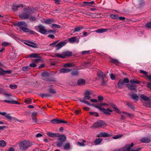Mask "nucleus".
<instances>
[{
  "mask_svg": "<svg viewBox=\"0 0 151 151\" xmlns=\"http://www.w3.org/2000/svg\"><path fill=\"white\" fill-rule=\"evenodd\" d=\"M83 29H84V27L81 26L76 27H75L74 29L73 30V33H74L76 32H78Z\"/></svg>",
  "mask_w": 151,
  "mask_h": 151,
  "instance_id": "obj_28",
  "label": "nucleus"
},
{
  "mask_svg": "<svg viewBox=\"0 0 151 151\" xmlns=\"http://www.w3.org/2000/svg\"><path fill=\"white\" fill-rule=\"evenodd\" d=\"M126 105L128 106L129 108L132 109H134V106L130 102H127L126 104Z\"/></svg>",
  "mask_w": 151,
  "mask_h": 151,
  "instance_id": "obj_43",
  "label": "nucleus"
},
{
  "mask_svg": "<svg viewBox=\"0 0 151 151\" xmlns=\"http://www.w3.org/2000/svg\"><path fill=\"white\" fill-rule=\"evenodd\" d=\"M68 41L69 42L72 43L75 42L77 43H78L79 42V39H77L76 37H74L70 38L68 40Z\"/></svg>",
  "mask_w": 151,
  "mask_h": 151,
  "instance_id": "obj_16",
  "label": "nucleus"
},
{
  "mask_svg": "<svg viewBox=\"0 0 151 151\" xmlns=\"http://www.w3.org/2000/svg\"><path fill=\"white\" fill-rule=\"evenodd\" d=\"M115 151H126V149L125 147H124L119 149L116 150Z\"/></svg>",
  "mask_w": 151,
  "mask_h": 151,
  "instance_id": "obj_53",
  "label": "nucleus"
},
{
  "mask_svg": "<svg viewBox=\"0 0 151 151\" xmlns=\"http://www.w3.org/2000/svg\"><path fill=\"white\" fill-rule=\"evenodd\" d=\"M45 22L47 24H50L53 22V20L52 19H49L46 20Z\"/></svg>",
  "mask_w": 151,
  "mask_h": 151,
  "instance_id": "obj_41",
  "label": "nucleus"
},
{
  "mask_svg": "<svg viewBox=\"0 0 151 151\" xmlns=\"http://www.w3.org/2000/svg\"><path fill=\"white\" fill-rule=\"evenodd\" d=\"M4 75L6 74V73L7 74H11L12 72V71L11 70H4Z\"/></svg>",
  "mask_w": 151,
  "mask_h": 151,
  "instance_id": "obj_63",
  "label": "nucleus"
},
{
  "mask_svg": "<svg viewBox=\"0 0 151 151\" xmlns=\"http://www.w3.org/2000/svg\"><path fill=\"white\" fill-rule=\"evenodd\" d=\"M5 117L10 120H11L13 118V117L11 116L9 114L6 115L5 116Z\"/></svg>",
  "mask_w": 151,
  "mask_h": 151,
  "instance_id": "obj_57",
  "label": "nucleus"
},
{
  "mask_svg": "<svg viewBox=\"0 0 151 151\" xmlns=\"http://www.w3.org/2000/svg\"><path fill=\"white\" fill-rule=\"evenodd\" d=\"M36 29L38 30V31L41 33L43 34H46L47 31L45 30V27L42 25L35 26Z\"/></svg>",
  "mask_w": 151,
  "mask_h": 151,
  "instance_id": "obj_8",
  "label": "nucleus"
},
{
  "mask_svg": "<svg viewBox=\"0 0 151 151\" xmlns=\"http://www.w3.org/2000/svg\"><path fill=\"white\" fill-rule=\"evenodd\" d=\"M66 44V42L65 41H61L60 42L58 43L55 46H53V47H56V50H58Z\"/></svg>",
  "mask_w": 151,
  "mask_h": 151,
  "instance_id": "obj_10",
  "label": "nucleus"
},
{
  "mask_svg": "<svg viewBox=\"0 0 151 151\" xmlns=\"http://www.w3.org/2000/svg\"><path fill=\"white\" fill-rule=\"evenodd\" d=\"M24 102L27 104H31L32 103V99L29 98L25 99Z\"/></svg>",
  "mask_w": 151,
  "mask_h": 151,
  "instance_id": "obj_40",
  "label": "nucleus"
},
{
  "mask_svg": "<svg viewBox=\"0 0 151 151\" xmlns=\"http://www.w3.org/2000/svg\"><path fill=\"white\" fill-rule=\"evenodd\" d=\"M52 27H55L56 28H60V26L58 24H53L52 25Z\"/></svg>",
  "mask_w": 151,
  "mask_h": 151,
  "instance_id": "obj_58",
  "label": "nucleus"
},
{
  "mask_svg": "<svg viewBox=\"0 0 151 151\" xmlns=\"http://www.w3.org/2000/svg\"><path fill=\"white\" fill-rule=\"evenodd\" d=\"M100 110L101 112H103L104 114L106 115H110L111 114L110 113L112 112V111L109 108H107L106 110L104 108L101 107Z\"/></svg>",
  "mask_w": 151,
  "mask_h": 151,
  "instance_id": "obj_9",
  "label": "nucleus"
},
{
  "mask_svg": "<svg viewBox=\"0 0 151 151\" xmlns=\"http://www.w3.org/2000/svg\"><path fill=\"white\" fill-rule=\"evenodd\" d=\"M111 18L113 19H118V16L116 14H111L110 15Z\"/></svg>",
  "mask_w": 151,
  "mask_h": 151,
  "instance_id": "obj_48",
  "label": "nucleus"
},
{
  "mask_svg": "<svg viewBox=\"0 0 151 151\" xmlns=\"http://www.w3.org/2000/svg\"><path fill=\"white\" fill-rule=\"evenodd\" d=\"M63 142L61 141H57L56 142V145L59 147H61L62 146Z\"/></svg>",
  "mask_w": 151,
  "mask_h": 151,
  "instance_id": "obj_47",
  "label": "nucleus"
},
{
  "mask_svg": "<svg viewBox=\"0 0 151 151\" xmlns=\"http://www.w3.org/2000/svg\"><path fill=\"white\" fill-rule=\"evenodd\" d=\"M18 8L17 5L16 6H13L12 8V9L15 12L17 10Z\"/></svg>",
  "mask_w": 151,
  "mask_h": 151,
  "instance_id": "obj_60",
  "label": "nucleus"
},
{
  "mask_svg": "<svg viewBox=\"0 0 151 151\" xmlns=\"http://www.w3.org/2000/svg\"><path fill=\"white\" fill-rule=\"evenodd\" d=\"M97 75L99 78L101 80V85L105 86L108 80L106 74L103 72L100 71L98 72Z\"/></svg>",
  "mask_w": 151,
  "mask_h": 151,
  "instance_id": "obj_4",
  "label": "nucleus"
},
{
  "mask_svg": "<svg viewBox=\"0 0 151 151\" xmlns=\"http://www.w3.org/2000/svg\"><path fill=\"white\" fill-rule=\"evenodd\" d=\"M124 84V83L123 82L122 80L120 79L119 80V82L118 84V87L119 88H122Z\"/></svg>",
  "mask_w": 151,
  "mask_h": 151,
  "instance_id": "obj_33",
  "label": "nucleus"
},
{
  "mask_svg": "<svg viewBox=\"0 0 151 151\" xmlns=\"http://www.w3.org/2000/svg\"><path fill=\"white\" fill-rule=\"evenodd\" d=\"M55 55L56 57L64 58V57L63 56L62 53L61 55L58 53H56Z\"/></svg>",
  "mask_w": 151,
  "mask_h": 151,
  "instance_id": "obj_49",
  "label": "nucleus"
},
{
  "mask_svg": "<svg viewBox=\"0 0 151 151\" xmlns=\"http://www.w3.org/2000/svg\"><path fill=\"white\" fill-rule=\"evenodd\" d=\"M149 102H147L146 101L144 102V106L147 107H151V99H150L149 100Z\"/></svg>",
  "mask_w": 151,
  "mask_h": 151,
  "instance_id": "obj_31",
  "label": "nucleus"
},
{
  "mask_svg": "<svg viewBox=\"0 0 151 151\" xmlns=\"http://www.w3.org/2000/svg\"><path fill=\"white\" fill-rule=\"evenodd\" d=\"M6 145L5 142L3 140H0V147H3Z\"/></svg>",
  "mask_w": 151,
  "mask_h": 151,
  "instance_id": "obj_34",
  "label": "nucleus"
},
{
  "mask_svg": "<svg viewBox=\"0 0 151 151\" xmlns=\"http://www.w3.org/2000/svg\"><path fill=\"white\" fill-rule=\"evenodd\" d=\"M71 74L73 76H77L79 74L78 72L76 70H73L71 72Z\"/></svg>",
  "mask_w": 151,
  "mask_h": 151,
  "instance_id": "obj_37",
  "label": "nucleus"
},
{
  "mask_svg": "<svg viewBox=\"0 0 151 151\" xmlns=\"http://www.w3.org/2000/svg\"><path fill=\"white\" fill-rule=\"evenodd\" d=\"M123 135L122 134H119L115 135L112 137V138L114 139H116L121 138L123 136Z\"/></svg>",
  "mask_w": 151,
  "mask_h": 151,
  "instance_id": "obj_45",
  "label": "nucleus"
},
{
  "mask_svg": "<svg viewBox=\"0 0 151 151\" xmlns=\"http://www.w3.org/2000/svg\"><path fill=\"white\" fill-rule=\"evenodd\" d=\"M94 3V2L93 1H92L91 2H87V1H85L83 2V4H83V5L84 6H91V4H93Z\"/></svg>",
  "mask_w": 151,
  "mask_h": 151,
  "instance_id": "obj_27",
  "label": "nucleus"
},
{
  "mask_svg": "<svg viewBox=\"0 0 151 151\" xmlns=\"http://www.w3.org/2000/svg\"><path fill=\"white\" fill-rule=\"evenodd\" d=\"M32 145V142L30 141L24 140L19 143V147L21 151H24Z\"/></svg>",
  "mask_w": 151,
  "mask_h": 151,
  "instance_id": "obj_1",
  "label": "nucleus"
},
{
  "mask_svg": "<svg viewBox=\"0 0 151 151\" xmlns=\"http://www.w3.org/2000/svg\"><path fill=\"white\" fill-rule=\"evenodd\" d=\"M91 94V91H86L84 94V97L83 99L88 100L91 98L90 95Z\"/></svg>",
  "mask_w": 151,
  "mask_h": 151,
  "instance_id": "obj_11",
  "label": "nucleus"
},
{
  "mask_svg": "<svg viewBox=\"0 0 151 151\" xmlns=\"http://www.w3.org/2000/svg\"><path fill=\"white\" fill-rule=\"evenodd\" d=\"M15 26L19 27L20 29L25 32H30L31 34H33L34 32L33 31H31L30 30L27 28V25L26 23L24 22H19L16 24L14 25Z\"/></svg>",
  "mask_w": 151,
  "mask_h": 151,
  "instance_id": "obj_2",
  "label": "nucleus"
},
{
  "mask_svg": "<svg viewBox=\"0 0 151 151\" xmlns=\"http://www.w3.org/2000/svg\"><path fill=\"white\" fill-rule=\"evenodd\" d=\"M140 141L142 143H148L150 142V139L149 138H142Z\"/></svg>",
  "mask_w": 151,
  "mask_h": 151,
  "instance_id": "obj_21",
  "label": "nucleus"
},
{
  "mask_svg": "<svg viewBox=\"0 0 151 151\" xmlns=\"http://www.w3.org/2000/svg\"><path fill=\"white\" fill-rule=\"evenodd\" d=\"M102 140V139L98 138L94 141V143L96 145H99L100 144Z\"/></svg>",
  "mask_w": 151,
  "mask_h": 151,
  "instance_id": "obj_30",
  "label": "nucleus"
},
{
  "mask_svg": "<svg viewBox=\"0 0 151 151\" xmlns=\"http://www.w3.org/2000/svg\"><path fill=\"white\" fill-rule=\"evenodd\" d=\"M5 95V96L9 100H4L3 101L7 103H10L12 104H20L18 102L14 101L13 99H14V98H16V97L14 96H13L11 97L12 95L11 93H5L4 94Z\"/></svg>",
  "mask_w": 151,
  "mask_h": 151,
  "instance_id": "obj_5",
  "label": "nucleus"
},
{
  "mask_svg": "<svg viewBox=\"0 0 151 151\" xmlns=\"http://www.w3.org/2000/svg\"><path fill=\"white\" fill-rule=\"evenodd\" d=\"M37 114L38 112H34L32 113V119L33 121L35 123H36L37 122V119L36 117L37 116Z\"/></svg>",
  "mask_w": 151,
  "mask_h": 151,
  "instance_id": "obj_14",
  "label": "nucleus"
},
{
  "mask_svg": "<svg viewBox=\"0 0 151 151\" xmlns=\"http://www.w3.org/2000/svg\"><path fill=\"white\" fill-rule=\"evenodd\" d=\"M71 71V69L67 68H64L61 69L60 70V72L61 73H69Z\"/></svg>",
  "mask_w": 151,
  "mask_h": 151,
  "instance_id": "obj_19",
  "label": "nucleus"
},
{
  "mask_svg": "<svg viewBox=\"0 0 151 151\" xmlns=\"http://www.w3.org/2000/svg\"><path fill=\"white\" fill-rule=\"evenodd\" d=\"M145 27L148 28H151V22L146 24Z\"/></svg>",
  "mask_w": 151,
  "mask_h": 151,
  "instance_id": "obj_55",
  "label": "nucleus"
},
{
  "mask_svg": "<svg viewBox=\"0 0 151 151\" xmlns=\"http://www.w3.org/2000/svg\"><path fill=\"white\" fill-rule=\"evenodd\" d=\"M33 12L31 9H24L22 11V13L19 15V17L22 19H26L29 17V16L31 13H33Z\"/></svg>",
  "mask_w": 151,
  "mask_h": 151,
  "instance_id": "obj_3",
  "label": "nucleus"
},
{
  "mask_svg": "<svg viewBox=\"0 0 151 151\" xmlns=\"http://www.w3.org/2000/svg\"><path fill=\"white\" fill-rule=\"evenodd\" d=\"M47 134L48 136L51 137H57L59 135L58 133H53L49 132L47 133Z\"/></svg>",
  "mask_w": 151,
  "mask_h": 151,
  "instance_id": "obj_25",
  "label": "nucleus"
},
{
  "mask_svg": "<svg viewBox=\"0 0 151 151\" xmlns=\"http://www.w3.org/2000/svg\"><path fill=\"white\" fill-rule=\"evenodd\" d=\"M40 55L39 54L32 53L30 55L29 57L31 58H37L39 57Z\"/></svg>",
  "mask_w": 151,
  "mask_h": 151,
  "instance_id": "obj_26",
  "label": "nucleus"
},
{
  "mask_svg": "<svg viewBox=\"0 0 151 151\" xmlns=\"http://www.w3.org/2000/svg\"><path fill=\"white\" fill-rule=\"evenodd\" d=\"M42 79L48 82H55V79L53 78H49V73L46 71H44L42 73Z\"/></svg>",
  "mask_w": 151,
  "mask_h": 151,
  "instance_id": "obj_6",
  "label": "nucleus"
},
{
  "mask_svg": "<svg viewBox=\"0 0 151 151\" xmlns=\"http://www.w3.org/2000/svg\"><path fill=\"white\" fill-rule=\"evenodd\" d=\"M39 58L35 59L33 60V61L35 62H38L42 60L41 57H39Z\"/></svg>",
  "mask_w": 151,
  "mask_h": 151,
  "instance_id": "obj_59",
  "label": "nucleus"
},
{
  "mask_svg": "<svg viewBox=\"0 0 151 151\" xmlns=\"http://www.w3.org/2000/svg\"><path fill=\"white\" fill-rule=\"evenodd\" d=\"M122 81L124 83H128L129 82V80L128 78H124Z\"/></svg>",
  "mask_w": 151,
  "mask_h": 151,
  "instance_id": "obj_62",
  "label": "nucleus"
},
{
  "mask_svg": "<svg viewBox=\"0 0 151 151\" xmlns=\"http://www.w3.org/2000/svg\"><path fill=\"white\" fill-rule=\"evenodd\" d=\"M63 56L65 58L66 57H70L72 55L73 53L69 51L64 52H62Z\"/></svg>",
  "mask_w": 151,
  "mask_h": 151,
  "instance_id": "obj_13",
  "label": "nucleus"
},
{
  "mask_svg": "<svg viewBox=\"0 0 151 151\" xmlns=\"http://www.w3.org/2000/svg\"><path fill=\"white\" fill-rule=\"evenodd\" d=\"M132 97L133 100L137 101L139 97L136 94L134 93L132 95Z\"/></svg>",
  "mask_w": 151,
  "mask_h": 151,
  "instance_id": "obj_36",
  "label": "nucleus"
},
{
  "mask_svg": "<svg viewBox=\"0 0 151 151\" xmlns=\"http://www.w3.org/2000/svg\"><path fill=\"white\" fill-rule=\"evenodd\" d=\"M73 66V65L71 63H66L64 65V67H70Z\"/></svg>",
  "mask_w": 151,
  "mask_h": 151,
  "instance_id": "obj_61",
  "label": "nucleus"
},
{
  "mask_svg": "<svg viewBox=\"0 0 151 151\" xmlns=\"http://www.w3.org/2000/svg\"><path fill=\"white\" fill-rule=\"evenodd\" d=\"M27 42L31 44V47L35 48L38 47V45L36 43L29 41H28Z\"/></svg>",
  "mask_w": 151,
  "mask_h": 151,
  "instance_id": "obj_23",
  "label": "nucleus"
},
{
  "mask_svg": "<svg viewBox=\"0 0 151 151\" xmlns=\"http://www.w3.org/2000/svg\"><path fill=\"white\" fill-rule=\"evenodd\" d=\"M133 145L134 144L132 142L131 145L126 144L124 147H126V151H130L131 148L133 147Z\"/></svg>",
  "mask_w": 151,
  "mask_h": 151,
  "instance_id": "obj_22",
  "label": "nucleus"
},
{
  "mask_svg": "<svg viewBox=\"0 0 151 151\" xmlns=\"http://www.w3.org/2000/svg\"><path fill=\"white\" fill-rule=\"evenodd\" d=\"M126 86L128 89L131 90H136V86L133 84H127Z\"/></svg>",
  "mask_w": 151,
  "mask_h": 151,
  "instance_id": "obj_17",
  "label": "nucleus"
},
{
  "mask_svg": "<svg viewBox=\"0 0 151 151\" xmlns=\"http://www.w3.org/2000/svg\"><path fill=\"white\" fill-rule=\"evenodd\" d=\"M109 61L110 62L113 63L116 65H117L119 63V61L117 60L112 58H110Z\"/></svg>",
  "mask_w": 151,
  "mask_h": 151,
  "instance_id": "obj_24",
  "label": "nucleus"
},
{
  "mask_svg": "<svg viewBox=\"0 0 151 151\" xmlns=\"http://www.w3.org/2000/svg\"><path fill=\"white\" fill-rule=\"evenodd\" d=\"M130 83L132 84H138L140 82L139 81H135L134 79H131L130 81Z\"/></svg>",
  "mask_w": 151,
  "mask_h": 151,
  "instance_id": "obj_38",
  "label": "nucleus"
},
{
  "mask_svg": "<svg viewBox=\"0 0 151 151\" xmlns=\"http://www.w3.org/2000/svg\"><path fill=\"white\" fill-rule=\"evenodd\" d=\"M106 126V124L103 121L99 120L95 123L91 127V128H96L100 127H105Z\"/></svg>",
  "mask_w": 151,
  "mask_h": 151,
  "instance_id": "obj_7",
  "label": "nucleus"
},
{
  "mask_svg": "<svg viewBox=\"0 0 151 151\" xmlns=\"http://www.w3.org/2000/svg\"><path fill=\"white\" fill-rule=\"evenodd\" d=\"M91 105H92L93 106L96 108L99 109L100 110L101 108V107L99 106H98L94 104H91Z\"/></svg>",
  "mask_w": 151,
  "mask_h": 151,
  "instance_id": "obj_64",
  "label": "nucleus"
},
{
  "mask_svg": "<svg viewBox=\"0 0 151 151\" xmlns=\"http://www.w3.org/2000/svg\"><path fill=\"white\" fill-rule=\"evenodd\" d=\"M58 139L60 141L63 142L65 141L66 139V137L65 135L64 134H61L58 136Z\"/></svg>",
  "mask_w": 151,
  "mask_h": 151,
  "instance_id": "obj_20",
  "label": "nucleus"
},
{
  "mask_svg": "<svg viewBox=\"0 0 151 151\" xmlns=\"http://www.w3.org/2000/svg\"><path fill=\"white\" fill-rule=\"evenodd\" d=\"M111 135L108 134L107 132H101L99 134L98 137H106L111 136Z\"/></svg>",
  "mask_w": 151,
  "mask_h": 151,
  "instance_id": "obj_15",
  "label": "nucleus"
},
{
  "mask_svg": "<svg viewBox=\"0 0 151 151\" xmlns=\"http://www.w3.org/2000/svg\"><path fill=\"white\" fill-rule=\"evenodd\" d=\"M59 119H54L52 120L51 121V122L52 123L54 124H59Z\"/></svg>",
  "mask_w": 151,
  "mask_h": 151,
  "instance_id": "obj_42",
  "label": "nucleus"
},
{
  "mask_svg": "<svg viewBox=\"0 0 151 151\" xmlns=\"http://www.w3.org/2000/svg\"><path fill=\"white\" fill-rule=\"evenodd\" d=\"M29 18V20L32 22L35 21L37 20L36 18L34 17H31Z\"/></svg>",
  "mask_w": 151,
  "mask_h": 151,
  "instance_id": "obj_54",
  "label": "nucleus"
},
{
  "mask_svg": "<svg viewBox=\"0 0 151 151\" xmlns=\"http://www.w3.org/2000/svg\"><path fill=\"white\" fill-rule=\"evenodd\" d=\"M30 69V68L29 66H26L22 68V70L23 71H27Z\"/></svg>",
  "mask_w": 151,
  "mask_h": 151,
  "instance_id": "obj_44",
  "label": "nucleus"
},
{
  "mask_svg": "<svg viewBox=\"0 0 151 151\" xmlns=\"http://www.w3.org/2000/svg\"><path fill=\"white\" fill-rule=\"evenodd\" d=\"M86 100L84 99H81L80 100V101H81V102H83L84 103L87 104V105H91V104L88 101H85Z\"/></svg>",
  "mask_w": 151,
  "mask_h": 151,
  "instance_id": "obj_50",
  "label": "nucleus"
},
{
  "mask_svg": "<svg viewBox=\"0 0 151 151\" xmlns=\"http://www.w3.org/2000/svg\"><path fill=\"white\" fill-rule=\"evenodd\" d=\"M64 148L65 150H68L70 148V144L69 143H66L64 147Z\"/></svg>",
  "mask_w": 151,
  "mask_h": 151,
  "instance_id": "obj_46",
  "label": "nucleus"
},
{
  "mask_svg": "<svg viewBox=\"0 0 151 151\" xmlns=\"http://www.w3.org/2000/svg\"><path fill=\"white\" fill-rule=\"evenodd\" d=\"M90 52L89 50L84 51H82L81 53L83 55H87L90 54Z\"/></svg>",
  "mask_w": 151,
  "mask_h": 151,
  "instance_id": "obj_56",
  "label": "nucleus"
},
{
  "mask_svg": "<svg viewBox=\"0 0 151 151\" xmlns=\"http://www.w3.org/2000/svg\"><path fill=\"white\" fill-rule=\"evenodd\" d=\"M89 113H90V114L91 115H94V116H97V117L99 116L98 114L96 112H92L91 111H90V112H89Z\"/></svg>",
  "mask_w": 151,
  "mask_h": 151,
  "instance_id": "obj_51",
  "label": "nucleus"
},
{
  "mask_svg": "<svg viewBox=\"0 0 151 151\" xmlns=\"http://www.w3.org/2000/svg\"><path fill=\"white\" fill-rule=\"evenodd\" d=\"M39 95L41 97H42V98H43L44 97H48L52 96L50 94L47 93H41Z\"/></svg>",
  "mask_w": 151,
  "mask_h": 151,
  "instance_id": "obj_35",
  "label": "nucleus"
},
{
  "mask_svg": "<svg viewBox=\"0 0 151 151\" xmlns=\"http://www.w3.org/2000/svg\"><path fill=\"white\" fill-rule=\"evenodd\" d=\"M9 87L12 89H15L17 87V86L16 84H11L10 85Z\"/></svg>",
  "mask_w": 151,
  "mask_h": 151,
  "instance_id": "obj_52",
  "label": "nucleus"
},
{
  "mask_svg": "<svg viewBox=\"0 0 151 151\" xmlns=\"http://www.w3.org/2000/svg\"><path fill=\"white\" fill-rule=\"evenodd\" d=\"M140 98L146 101V102L147 101H148L149 99V98L146 96L144 95L143 94H141L140 95Z\"/></svg>",
  "mask_w": 151,
  "mask_h": 151,
  "instance_id": "obj_32",
  "label": "nucleus"
},
{
  "mask_svg": "<svg viewBox=\"0 0 151 151\" xmlns=\"http://www.w3.org/2000/svg\"><path fill=\"white\" fill-rule=\"evenodd\" d=\"M86 83L85 80L83 79H80L77 81V84L79 86L84 85Z\"/></svg>",
  "mask_w": 151,
  "mask_h": 151,
  "instance_id": "obj_18",
  "label": "nucleus"
},
{
  "mask_svg": "<svg viewBox=\"0 0 151 151\" xmlns=\"http://www.w3.org/2000/svg\"><path fill=\"white\" fill-rule=\"evenodd\" d=\"M110 105L112 108H113L114 111L118 113H121V112L119 109L117 107V106L114 103L111 102L110 103Z\"/></svg>",
  "mask_w": 151,
  "mask_h": 151,
  "instance_id": "obj_12",
  "label": "nucleus"
},
{
  "mask_svg": "<svg viewBox=\"0 0 151 151\" xmlns=\"http://www.w3.org/2000/svg\"><path fill=\"white\" fill-rule=\"evenodd\" d=\"M108 29H100L96 30V32L97 33H103L107 31Z\"/></svg>",
  "mask_w": 151,
  "mask_h": 151,
  "instance_id": "obj_29",
  "label": "nucleus"
},
{
  "mask_svg": "<svg viewBox=\"0 0 151 151\" xmlns=\"http://www.w3.org/2000/svg\"><path fill=\"white\" fill-rule=\"evenodd\" d=\"M49 92L51 94H54L56 93V91L55 89L53 88H50L48 89Z\"/></svg>",
  "mask_w": 151,
  "mask_h": 151,
  "instance_id": "obj_39",
  "label": "nucleus"
}]
</instances>
